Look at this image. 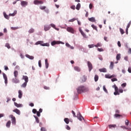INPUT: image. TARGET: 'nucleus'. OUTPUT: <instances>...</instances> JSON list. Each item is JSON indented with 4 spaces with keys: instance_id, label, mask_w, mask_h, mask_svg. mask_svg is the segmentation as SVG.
Masks as SVG:
<instances>
[{
    "instance_id": "nucleus-1",
    "label": "nucleus",
    "mask_w": 131,
    "mask_h": 131,
    "mask_svg": "<svg viewBox=\"0 0 131 131\" xmlns=\"http://www.w3.org/2000/svg\"><path fill=\"white\" fill-rule=\"evenodd\" d=\"M85 92H89V88L84 87V86H80L77 89L78 94H81V93H84Z\"/></svg>"
},
{
    "instance_id": "nucleus-2",
    "label": "nucleus",
    "mask_w": 131,
    "mask_h": 131,
    "mask_svg": "<svg viewBox=\"0 0 131 131\" xmlns=\"http://www.w3.org/2000/svg\"><path fill=\"white\" fill-rule=\"evenodd\" d=\"M72 113L73 115V117H77L79 120L81 121L82 119L84 120V118H83V117L81 116V114H80V113H79L78 114H77V116L75 114V112H74L73 111H72Z\"/></svg>"
},
{
    "instance_id": "nucleus-3",
    "label": "nucleus",
    "mask_w": 131,
    "mask_h": 131,
    "mask_svg": "<svg viewBox=\"0 0 131 131\" xmlns=\"http://www.w3.org/2000/svg\"><path fill=\"white\" fill-rule=\"evenodd\" d=\"M35 45H40L42 47H50V44L49 43H43V41H38L35 43Z\"/></svg>"
},
{
    "instance_id": "nucleus-4",
    "label": "nucleus",
    "mask_w": 131,
    "mask_h": 131,
    "mask_svg": "<svg viewBox=\"0 0 131 131\" xmlns=\"http://www.w3.org/2000/svg\"><path fill=\"white\" fill-rule=\"evenodd\" d=\"M9 117L11 118V121L12 124L16 125V118L13 115H10Z\"/></svg>"
},
{
    "instance_id": "nucleus-5",
    "label": "nucleus",
    "mask_w": 131,
    "mask_h": 131,
    "mask_svg": "<svg viewBox=\"0 0 131 131\" xmlns=\"http://www.w3.org/2000/svg\"><path fill=\"white\" fill-rule=\"evenodd\" d=\"M87 64L89 68V70L90 72H91V71H92V69H93V64L90 61H88Z\"/></svg>"
},
{
    "instance_id": "nucleus-6",
    "label": "nucleus",
    "mask_w": 131,
    "mask_h": 131,
    "mask_svg": "<svg viewBox=\"0 0 131 131\" xmlns=\"http://www.w3.org/2000/svg\"><path fill=\"white\" fill-rule=\"evenodd\" d=\"M34 5H42L43 4V2L41 1L35 0L34 1Z\"/></svg>"
},
{
    "instance_id": "nucleus-7",
    "label": "nucleus",
    "mask_w": 131,
    "mask_h": 131,
    "mask_svg": "<svg viewBox=\"0 0 131 131\" xmlns=\"http://www.w3.org/2000/svg\"><path fill=\"white\" fill-rule=\"evenodd\" d=\"M12 81L13 82V83H19L20 82V81L19 79H18V78H17V77L13 78L12 79Z\"/></svg>"
},
{
    "instance_id": "nucleus-8",
    "label": "nucleus",
    "mask_w": 131,
    "mask_h": 131,
    "mask_svg": "<svg viewBox=\"0 0 131 131\" xmlns=\"http://www.w3.org/2000/svg\"><path fill=\"white\" fill-rule=\"evenodd\" d=\"M67 30L68 31V32H70L71 33H74V29L70 27H68L67 28Z\"/></svg>"
},
{
    "instance_id": "nucleus-9",
    "label": "nucleus",
    "mask_w": 131,
    "mask_h": 131,
    "mask_svg": "<svg viewBox=\"0 0 131 131\" xmlns=\"http://www.w3.org/2000/svg\"><path fill=\"white\" fill-rule=\"evenodd\" d=\"M3 77L4 79H5V83L6 84H8V77H7V75L6 74L3 73Z\"/></svg>"
},
{
    "instance_id": "nucleus-10",
    "label": "nucleus",
    "mask_w": 131,
    "mask_h": 131,
    "mask_svg": "<svg viewBox=\"0 0 131 131\" xmlns=\"http://www.w3.org/2000/svg\"><path fill=\"white\" fill-rule=\"evenodd\" d=\"M20 5L21 6H22V7H26L28 5V2L26 1H21L20 3Z\"/></svg>"
},
{
    "instance_id": "nucleus-11",
    "label": "nucleus",
    "mask_w": 131,
    "mask_h": 131,
    "mask_svg": "<svg viewBox=\"0 0 131 131\" xmlns=\"http://www.w3.org/2000/svg\"><path fill=\"white\" fill-rule=\"evenodd\" d=\"M86 81V77L85 76H83L81 78V82H85Z\"/></svg>"
},
{
    "instance_id": "nucleus-12",
    "label": "nucleus",
    "mask_w": 131,
    "mask_h": 131,
    "mask_svg": "<svg viewBox=\"0 0 131 131\" xmlns=\"http://www.w3.org/2000/svg\"><path fill=\"white\" fill-rule=\"evenodd\" d=\"M13 112H15L16 113V114H18V115H20L21 112H20V110H18V108H16L14 110H13Z\"/></svg>"
},
{
    "instance_id": "nucleus-13",
    "label": "nucleus",
    "mask_w": 131,
    "mask_h": 131,
    "mask_svg": "<svg viewBox=\"0 0 131 131\" xmlns=\"http://www.w3.org/2000/svg\"><path fill=\"white\" fill-rule=\"evenodd\" d=\"M51 28V27H50V26L48 25H45L44 26V30L45 31H48V30H50V29Z\"/></svg>"
},
{
    "instance_id": "nucleus-14",
    "label": "nucleus",
    "mask_w": 131,
    "mask_h": 131,
    "mask_svg": "<svg viewBox=\"0 0 131 131\" xmlns=\"http://www.w3.org/2000/svg\"><path fill=\"white\" fill-rule=\"evenodd\" d=\"M22 96H23V93H22V91H18V98L21 99L22 98Z\"/></svg>"
},
{
    "instance_id": "nucleus-15",
    "label": "nucleus",
    "mask_w": 131,
    "mask_h": 131,
    "mask_svg": "<svg viewBox=\"0 0 131 131\" xmlns=\"http://www.w3.org/2000/svg\"><path fill=\"white\" fill-rule=\"evenodd\" d=\"M23 79L25 80V82H28V77L27 76H23Z\"/></svg>"
},
{
    "instance_id": "nucleus-16",
    "label": "nucleus",
    "mask_w": 131,
    "mask_h": 131,
    "mask_svg": "<svg viewBox=\"0 0 131 131\" xmlns=\"http://www.w3.org/2000/svg\"><path fill=\"white\" fill-rule=\"evenodd\" d=\"M60 43V41H53L51 42L52 46H55V45H59Z\"/></svg>"
},
{
    "instance_id": "nucleus-17",
    "label": "nucleus",
    "mask_w": 131,
    "mask_h": 131,
    "mask_svg": "<svg viewBox=\"0 0 131 131\" xmlns=\"http://www.w3.org/2000/svg\"><path fill=\"white\" fill-rule=\"evenodd\" d=\"M26 57L27 58H28V59H30V60H33V59H34V57H33L32 56H30L28 54H26Z\"/></svg>"
},
{
    "instance_id": "nucleus-18",
    "label": "nucleus",
    "mask_w": 131,
    "mask_h": 131,
    "mask_svg": "<svg viewBox=\"0 0 131 131\" xmlns=\"http://www.w3.org/2000/svg\"><path fill=\"white\" fill-rule=\"evenodd\" d=\"M3 14L5 19H7V20L10 19V17L7 14V13H6V12H3Z\"/></svg>"
},
{
    "instance_id": "nucleus-19",
    "label": "nucleus",
    "mask_w": 131,
    "mask_h": 131,
    "mask_svg": "<svg viewBox=\"0 0 131 131\" xmlns=\"http://www.w3.org/2000/svg\"><path fill=\"white\" fill-rule=\"evenodd\" d=\"M100 72L106 73L107 72V69L106 68H102L99 70Z\"/></svg>"
},
{
    "instance_id": "nucleus-20",
    "label": "nucleus",
    "mask_w": 131,
    "mask_h": 131,
    "mask_svg": "<svg viewBox=\"0 0 131 131\" xmlns=\"http://www.w3.org/2000/svg\"><path fill=\"white\" fill-rule=\"evenodd\" d=\"M120 127L123 128V129H128V130H131L130 127H126L125 126H121Z\"/></svg>"
},
{
    "instance_id": "nucleus-21",
    "label": "nucleus",
    "mask_w": 131,
    "mask_h": 131,
    "mask_svg": "<svg viewBox=\"0 0 131 131\" xmlns=\"http://www.w3.org/2000/svg\"><path fill=\"white\" fill-rule=\"evenodd\" d=\"M45 65L46 69L49 68V62H48V59H45Z\"/></svg>"
},
{
    "instance_id": "nucleus-22",
    "label": "nucleus",
    "mask_w": 131,
    "mask_h": 131,
    "mask_svg": "<svg viewBox=\"0 0 131 131\" xmlns=\"http://www.w3.org/2000/svg\"><path fill=\"white\" fill-rule=\"evenodd\" d=\"M90 22H96V19H95V17H92L91 18H89L88 19Z\"/></svg>"
},
{
    "instance_id": "nucleus-23",
    "label": "nucleus",
    "mask_w": 131,
    "mask_h": 131,
    "mask_svg": "<svg viewBox=\"0 0 131 131\" xmlns=\"http://www.w3.org/2000/svg\"><path fill=\"white\" fill-rule=\"evenodd\" d=\"M14 105L15 106H16V107H17V108H20V107L22 106V104H18L16 102H14Z\"/></svg>"
},
{
    "instance_id": "nucleus-24",
    "label": "nucleus",
    "mask_w": 131,
    "mask_h": 131,
    "mask_svg": "<svg viewBox=\"0 0 131 131\" xmlns=\"http://www.w3.org/2000/svg\"><path fill=\"white\" fill-rule=\"evenodd\" d=\"M114 67V63L113 61H111L110 66V68L111 69H113Z\"/></svg>"
},
{
    "instance_id": "nucleus-25",
    "label": "nucleus",
    "mask_w": 131,
    "mask_h": 131,
    "mask_svg": "<svg viewBox=\"0 0 131 131\" xmlns=\"http://www.w3.org/2000/svg\"><path fill=\"white\" fill-rule=\"evenodd\" d=\"M7 127H10L11 126V121H8L6 123Z\"/></svg>"
},
{
    "instance_id": "nucleus-26",
    "label": "nucleus",
    "mask_w": 131,
    "mask_h": 131,
    "mask_svg": "<svg viewBox=\"0 0 131 131\" xmlns=\"http://www.w3.org/2000/svg\"><path fill=\"white\" fill-rule=\"evenodd\" d=\"M80 7H81V5L80 3H78L76 7V10H77L78 11H79V9H80Z\"/></svg>"
},
{
    "instance_id": "nucleus-27",
    "label": "nucleus",
    "mask_w": 131,
    "mask_h": 131,
    "mask_svg": "<svg viewBox=\"0 0 131 131\" xmlns=\"http://www.w3.org/2000/svg\"><path fill=\"white\" fill-rule=\"evenodd\" d=\"M94 80L96 82L98 81V80H99V76H98V75H95L94 77Z\"/></svg>"
},
{
    "instance_id": "nucleus-28",
    "label": "nucleus",
    "mask_w": 131,
    "mask_h": 131,
    "mask_svg": "<svg viewBox=\"0 0 131 131\" xmlns=\"http://www.w3.org/2000/svg\"><path fill=\"white\" fill-rule=\"evenodd\" d=\"M64 121L67 124H68L69 123V119H68V118H66L64 119Z\"/></svg>"
},
{
    "instance_id": "nucleus-29",
    "label": "nucleus",
    "mask_w": 131,
    "mask_h": 131,
    "mask_svg": "<svg viewBox=\"0 0 131 131\" xmlns=\"http://www.w3.org/2000/svg\"><path fill=\"white\" fill-rule=\"evenodd\" d=\"M116 126V124H111L108 125L109 128H112V127L115 128Z\"/></svg>"
},
{
    "instance_id": "nucleus-30",
    "label": "nucleus",
    "mask_w": 131,
    "mask_h": 131,
    "mask_svg": "<svg viewBox=\"0 0 131 131\" xmlns=\"http://www.w3.org/2000/svg\"><path fill=\"white\" fill-rule=\"evenodd\" d=\"M120 54H118L116 56V59L117 61H119L120 60Z\"/></svg>"
},
{
    "instance_id": "nucleus-31",
    "label": "nucleus",
    "mask_w": 131,
    "mask_h": 131,
    "mask_svg": "<svg viewBox=\"0 0 131 131\" xmlns=\"http://www.w3.org/2000/svg\"><path fill=\"white\" fill-rule=\"evenodd\" d=\"M74 70L76 71H78V72H79L80 71V69L78 67H75Z\"/></svg>"
},
{
    "instance_id": "nucleus-32",
    "label": "nucleus",
    "mask_w": 131,
    "mask_h": 131,
    "mask_svg": "<svg viewBox=\"0 0 131 131\" xmlns=\"http://www.w3.org/2000/svg\"><path fill=\"white\" fill-rule=\"evenodd\" d=\"M113 88H114V89H115V92H117V91H119V90H118V87H117V86H116V85H114L113 86Z\"/></svg>"
},
{
    "instance_id": "nucleus-33",
    "label": "nucleus",
    "mask_w": 131,
    "mask_h": 131,
    "mask_svg": "<svg viewBox=\"0 0 131 131\" xmlns=\"http://www.w3.org/2000/svg\"><path fill=\"white\" fill-rule=\"evenodd\" d=\"M92 28H93V29H94V30H96L97 31H98V29L97 28V26H95V25H92Z\"/></svg>"
},
{
    "instance_id": "nucleus-34",
    "label": "nucleus",
    "mask_w": 131,
    "mask_h": 131,
    "mask_svg": "<svg viewBox=\"0 0 131 131\" xmlns=\"http://www.w3.org/2000/svg\"><path fill=\"white\" fill-rule=\"evenodd\" d=\"M14 75L15 77H18V71H15L14 72Z\"/></svg>"
},
{
    "instance_id": "nucleus-35",
    "label": "nucleus",
    "mask_w": 131,
    "mask_h": 131,
    "mask_svg": "<svg viewBox=\"0 0 131 131\" xmlns=\"http://www.w3.org/2000/svg\"><path fill=\"white\" fill-rule=\"evenodd\" d=\"M96 48H99V47H102V43L99 42L97 45H95Z\"/></svg>"
},
{
    "instance_id": "nucleus-36",
    "label": "nucleus",
    "mask_w": 131,
    "mask_h": 131,
    "mask_svg": "<svg viewBox=\"0 0 131 131\" xmlns=\"http://www.w3.org/2000/svg\"><path fill=\"white\" fill-rule=\"evenodd\" d=\"M115 117L117 118V117H122V115H119L118 114H115L114 115Z\"/></svg>"
},
{
    "instance_id": "nucleus-37",
    "label": "nucleus",
    "mask_w": 131,
    "mask_h": 131,
    "mask_svg": "<svg viewBox=\"0 0 131 131\" xmlns=\"http://www.w3.org/2000/svg\"><path fill=\"white\" fill-rule=\"evenodd\" d=\"M119 30H120V33L121 34H124V30H123V29H122V28H119Z\"/></svg>"
},
{
    "instance_id": "nucleus-38",
    "label": "nucleus",
    "mask_w": 131,
    "mask_h": 131,
    "mask_svg": "<svg viewBox=\"0 0 131 131\" xmlns=\"http://www.w3.org/2000/svg\"><path fill=\"white\" fill-rule=\"evenodd\" d=\"M105 78H111V75L110 74H106L105 75Z\"/></svg>"
},
{
    "instance_id": "nucleus-39",
    "label": "nucleus",
    "mask_w": 131,
    "mask_h": 131,
    "mask_svg": "<svg viewBox=\"0 0 131 131\" xmlns=\"http://www.w3.org/2000/svg\"><path fill=\"white\" fill-rule=\"evenodd\" d=\"M95 46V45L92 44V45H88V47L89 49H92L93 48H94Z\"/></svg>"
},
{
    "instance_id": "nucleus-40",
    "label": "nucleus",
    "mask_w": 131,
    "mask_h": 131,
    "mask_svg": "<svg viewBox=\"0 0 131 131\" xmlns=\"http://www.w3.org/2000/svg\"><path fill=\"white\" fill-rule=\"evenodd\" d=\"M33 32H34V29L31 28V29H30L29 30V33H33Z\"/></svg>"
},
{
    "instance_id": "nucleus-41",
    "label": "nucleus",
    "mask_w": 131,
    "mask_h": 131,
    "mask_svg": "<svg viewBox=\"0 0 131 131\" xmlns=\"http://www.w3.org/2000/svg\"><path fill=\"white\" fill-rule=\"evenodd\" d=\"M77 20V18H72L71 19H70L69 20V22H74V21Z\"/></svg>"
},
{
    "instance_id": "nucleus-42",
    "label": "nucleus",
    "mask_w": 131,
    "mask_h": 131,
    "mask_svg": "<svg viewBox=\"0 0 131 131\" xmlns=\"http://www.w3.org/2000/svg\"><path fill=\"white\" fill-rule=\"evenodd\" d=\"M103 91L105 92V93H108V91L106 89V86L105 85L103 86Z\"/></svg>"
},
{
    "instance_id": "nucleus-43",
    "label": "nucleus",
    "mask_w": 131,
    "mask_h": 131,
    "mask_svg": "<svg viewBox=\"0 0 131 131\" xmlns=\"http://www.w3.org/2000/svg\"><path fill=\"white\" fill-rule=\"evenodd\" d=\"M26 85H27V83L25 82L22 85L21 88H26Z\"/></svg>"
},
{
    "instance_id": "nucleus-44",
    "label": "nucleus",
    "mask_w": 131,
    "mask_h": 131,
    "mask_svg": "<svg viewBox=\"0 0 131 131\" xmlns=\"http://www.w3.org/2000/svg\"><path fill=\"white\" fill-rule=\"evenodd\" d=\"M34 118H35V119H36V121L37 123H39V119H38V118H37V117H36V116H34Z\"/></svg>"
},
{
    "instance_id": "nucleus-45",
    "label": "nucleus",
    "mask_w": 131,
    "mask_h": 131,
    "mask_svg": "<svg viewBox=\"0 0 131 131\" xmlns=\"http://www.w3.org/2000/svg\"><path fill=\"white\" fill-rule=\"evenodd\" d=\"M98 58L99 59V60H100V61H103V56H102V55H99Z\"/></svg>"
},
{
    "instance_id": "nucleus-46",
    "label": "nucleus",
    "mask_w": 131,
    "mask_h": 131,
    "mask_svg": "<svg viewBox=\"0 0 131 131\" xmlns=\"http://www.w3.org/2000/svg\"><path fill=\"white\" fill-rule=\"evenodd\" d=\"M5 47L8 49H11V46H10V44L9 43H7L5 45Z\"/></svg>"
},
{
    "instance_id": "nucleus-47",
    "label": "nucleus",
    "mask_w": 131,
    "mask_h": 131,
    "mask_svg": "<svg viewBox=\"0 0 131 131\" xmlns=\"http://www.w3.org/2000/svg\"><path fill=\"white\" fill-rule=\"evenodd\" d=\"M114 95H115V96H117L118 95H119L120 94H119V92L118 91H115L114 93Z\"/></svg>"
},
{
    "instance_id": "nucleus-48",
    "label": "nucleus",
    "mask_w": 131,
    "mask_h": 131,
    "mask_svg": "<svg viewBox=\"0 0 131 131\" xmlns=\"http://www.w3.org/2000/svg\"><path fill=\"white\" fill-rule=\"evenodd\" d=\"M125 125H128L129 123V121H128V120H126L125 121Z\"/></svg>"
},
{
    "instance_id": "nucleus-49",
    "label": "nucleus",
    "mask_w": 131,
    "mask_h": 131,
    "mask_svg": "<svg viewBox=\"0 0 131 131\" xmlns=\"http://www.w3.org/2000/svg\"><path fill=\"white\" fill-rule=\"evenodd\" d=\"M41 131H47V129H46V127H42L40 128Z\"/></svg>"
},
{
    "instance_id": "nucleus-50",
    "label": "nucleus",
    "mask_w": 131,
    "mask_h": 131,
    "mask_svg": "<svg viewBox=\"0 0 131 131\" xmlns=\"http://www.w3.org/2000/svg\"><path fill=\"white\" fill-rule=\"evenodd\" d=\"M130 25H131V20L127 24L126 28L128 29V28L130 27Z\"/></svg>"
},
{
    "instance_id": "nucleus-51",
    "label": "nucleus",
    "mask_w": 131,
    "mask_h": 131,
    "mask_svg": "<svg viewBox=\"0 0 131 131\" xmlns=\"http://www.w3.org/2000/svg\"><path fill=\"white\" fill-rule=\"evenodd\" d=\"M97 50L98 51V52H104V49H103L102 48H98Z\"/></svg>"
},
{
    "instance_id": "nucleus-52",
    "label": "nucleus",
    "mask_w": 131,
    "mask_h": 131,
    "mask_svg": "<svg viewBox=\"0 0 131 131\" xmlns=\"http://www.w3.org/2000/svg\"><path fill=\"white\" fill-rule=\"evenodd\" d=\"M118 92L121 94H122V93H123V90L122 89H119Z\"/></svg>"
},
{
    "instance_id": "nucleus-53",
    "label": "nucleus",
    "mask_w": 131,
    "mask_h": 131,
    "mask_svg": "<svg viewBox=\"0 0 131 131\" xmlns=\"http://www.w3.org/2000/svg\"><path fill=\"white\" fill-rule=\"evenodd\" d=\"M32 112L34 114H35L37 112V111H36V109L34 108L32 110Z\"/></svg>"
},
{
    "instance_id": "nucleus-54",
    "label": "nucleus",
    "mask_w": 131,
    "mask_h": 131,
    "mask_svg": "<svg viewBox=\"0 0 131 131\" xmlns=\"http://www.w3.org/2000/svg\"><path fill=\"white\" fill-rule=\"evenodd\" d=\"M81 34L82 35V36H83V37H86V35H85L84 32H81Z\"/></svg>"
},
{
    "instance_id": "nucleus-55",
    "label": "nucleus",
    "mask_w": 131,
    "mask_h": 131,
    "mask_svg": "<svg viewBox=\"0 0 131 131\" xmlns=\"http://www.w3.org/2000/svg\"><path fill=\"white\" fill-rule=\"evenodd\" d=\"M111 80H112V81L113 82H114V81H117V78H112V79H111Z\"/></svg>"
},
{
    "instance_id": "nucleus-56",
    "label": "nucleus",
    "mask_w": 131,
    "mask_h": 131,
    "mask_svg": "<svg viewBox=\"0 0 131 131\" xmlns=\"http://www.w3.org/2000/svg\"><path fill=\"white\" fill-rule=\"evenodd\" d=\"M38 66H39V67H40V68L41 67V60H39V61H38Z\"/></svg>"
},
{
    "instance_id": "nucleus-57",
    "label": "nucleus",
    "mask_w": 131,
    "mask_h": 131,
    "mask_svg": "<svg viewBox=\"0 0 131 131\" xmlns=\"http://www.w3.org/2000/svg\"><path fill=\"white\" fill-rule=\"evenodd\" d=\"M121 86L123 88H125L126 86V83H124L121 84Z\"/></svg>"
},
{
    "instance_id": "nucleus-58",
    "label": "nucleus",
    "mask_w": 131,
    "mask_h": 131,
    "mask_svg": "<svg viewBox=\"0 0 131 131\" xmlns=\"http://www.w3.org/2000/svg\"><path fill=\"white\" fill-rule=\"evenodd\" d=\"M18 27H11V29L12 30H16L17 29H18Z\"/></svg>"
},
{
    "instance_id": "nucleus-59",
    "label": "nucleus",
    "mask_w": 131,
    "mask_h": 131,
    "mask_svg": "<svg viewBox=\"0 0 131 131\" xmlns=\"http://www.w3.org/2000/svg\"><path fill=\"white\" fill-rule=\"evenodd\" d=\"M46 6H40V9H41V10H45V9H46Z\"/></svg>"
},
{
    "instance_id": "nucleus-60",
    "label": "nucleus",
    "mask_w": 131,
    "mask_h": 131,
    "mask_svg": "<svg viewBox=\"0 0 131 131\" xmlns=\"http://www.w3.org/2000/svg\"><path fill=\"white\" fill-rule=\"evenodd\" d=\"M71 9H72V10H75V6L73 5V6H71Z\"/></svg>"
},
{
    "instance_id": "nucleus-61",
    "label": "nucleus",
    "mask_w": 131,
    "mask_h": 131,
    "mask_svg": "<svg viewBox=\"0 0 131 131\" xmlns=\"http://www.w3.org/2000/svg\"><path fill=\"white\" fill-rule=\"evenodd\" d=\"M37 116H38V117H39L40 116V112H37Z\"/></svg>"
},
{
    "instance_id": "nucleus-62",
    "label": "nucleus",
    "mask_w": 131,
    "mask_h": 131,
    "mask_svg": "<svg viewBox=\"0 0 131 131\" xmlns=\"http://www.w3.org/2000/svg\"><path fill=\"white\" fill-rule=\"evenodd\" d=\"M50 26H51V27H53V28H56V26L54 24H51Z\"/></svg>"
},
{
    "instance_id": "nucleus-63",
    "label": "nucleus",
    "mask_w": 131,
    "mask_h": 131,
    "mask_svg": "<svg viewBox=\"0 0 131 131\" xmlns=\"http://www.w3.org/2000/svg\"><path fill=\"white\" fill-rule=\"evenodd\" d=\"M104 40L105 41H108V37L105 36L104 37Z\"/></svg>"
},
{
    "instance_id": "nucleus-64",
    "label": "nucleus",
    "mask_w": 131,
    "mask_h": 131,
    "mask_svg": "<svg viewBox=\"0 0 131 131\" xmlns=\"http://www.w3.org/2000/svg\"><path fill=\"white\" fill-rule=\"evenodd\" d=\"M43 88L45 90H50V87H48L47 86H45Z\"/></svg>"
}]
</instances>
